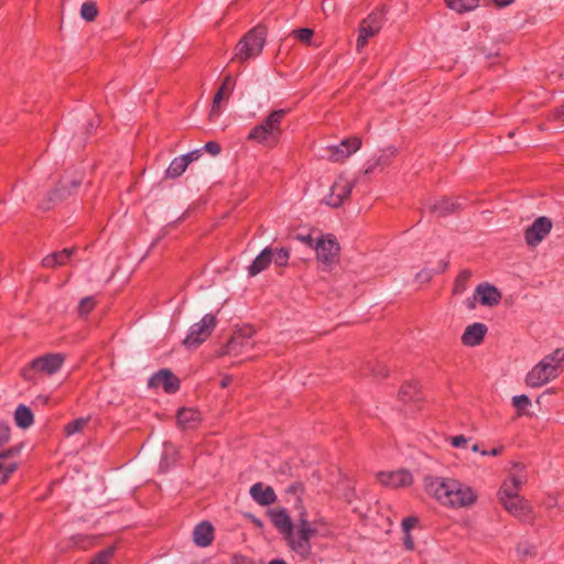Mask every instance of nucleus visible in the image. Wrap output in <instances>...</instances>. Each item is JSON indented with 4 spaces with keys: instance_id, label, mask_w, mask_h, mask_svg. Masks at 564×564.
<instances>
[{
    "instance_id": "obj_1",
    "label": "nucleus",
    "mask_w": 564,
    "mask_h": 564,
    "mask_svg": "<svg viewBox=\"0 0 564 564\" xmlns=\"http://www.w3.org/2000/svg\"><path fill=\"white\" fill-rule=\"evenodd\" d=\"M424 487L430 496L448 508H468L477 500L474 489L455 478L426 476Z\"/></svg>"
},
{
    "instance_id": "obj_2",
    "label": "nucleus",
    "mask_w": 564,
    "mask_h": 564,
    "mask_svg": "<svg viewBox=\"0 0 564 564\" xmlns=\"http://www.w3.org/2000/svg\"><path fill=\"white\" fill-rule=\"evenodd\" d=\"M286 113L285 109L271 111L249 131L247 140L268 149L275 148L282 135V122Z\"/></svg>"
},
{
    "instance_id": "obj_3",
    "label": "nucleus",
    "mask_w": 564,
    "mask_h": 564,
    "mask_svg": "<svg viewBox=\"0 0 564 564\" xmlns=\"http://www.w3.org/2000/svg\"><path fill=\"white\" fill-rule=\"evenodd\" d=\"M564 370V348L546 355L527 375L525 383L531 388H540L557 378Z\"/></svg>"
},
{
    "instance_id": "obj_4",
    "label": "nucleus",
    "mask_w": 564,
    "mask_h": 564,
    "mask_svg": "<svg viewBox=\"0 0 564 564\" xmlns=\"http://www.w3.org/2000/svg\"><path fill=\"white\" fill-rule=\"evenodd\" d=\"M66 356L63 352H50L32 359L21 370V376L25 381L36 382V376H54L57 373L64 362Z\"/></svg>"
},
{
    "instance_id": "obj_5",
    "label": "nucleus",
    "mask_w": 564,
    "mask_h": 564,
    "mask_svg": "<svg viewBox=\"0 0 564 564\" xmlns=\"http://www.w3.org/2000/svg\"><path fill=\"white\" fill-rule=\"evenodd\" d=\"M315 533L316 530L302 517L296 529L293 528L284 538L293 552L302 558H307L312 551L311 539Z\"/></svg>"
},
{
    "instance_id": "obj_6",
    "label": "nucleus",
    "mask_w": 564,
    "mask_h": 564,
    "mask_svg": "<svg viewBox=\"0 0 564 564\" xmlns=\"http://www.w3.org/2000/svg\"><path fill=\"white\" fill-rule=\"evenodd\" d=\"M264 43V29L261 26L253 28L236 45L235 58L239 62H246L257 57L262 52Z\"/></svg>"
},
{
    "instance_id": "obj_7",
    "label": "nucleus",
    "mask_w": 564,
    "mask_h": 564,
    "mask_svg": "<svg viewBox=\"0 0 564 564\" xmlns=\"http://www.w3.org/2000/svg\"><path fill=\"white\" fill-rule=\"evenodd\" d=\"M498 499L503 508L512 516L527 520L531 517V507L529 502L511 490L509 482H503L498 491Z\"/></svg>"
},
{
    "instance_id": "obj_8",
    "label": "nucleus",
    "mask_w": 564,
    "mask_h": 564,
    "mask_svg": "<svg viewBox=\"0 0 564 564\" xmlns=\"http://www.w3.org/2000/svg\"><path fill=\"white\" fill-rule=\"evenodd\" d=\"M216 324L217 319L215 315H204L198 323L189 327L188 334L183 340V345L188 349L197 348L212 335Z\"/></svg>"
},
{
    "instance_id": "obj_9",
    "label": "nucleus",
    "mask_w": 564,
    "mask_h": 564,
    "mask_svg": "<svg viewBox=\"0 0 564 564\" xmlns=\"http://www.w3.org/2000/svg\"><path fill=\"white\" fill-rule=\"evenodd\" d=\"M383 24V14L379 11L371 12L365 18L358 29V37L356 47L358 52H361L362 48L368 44L369 39L377 35Z\"/></svg>"
},
{
    "instance_id": "obj_10",
    "label": "nucleus",
    "mask_w": 564,
    "mask_h": 564,
    "mask_svg": "<svg viewBox=\"0 0 564 564\" xmlns=\"http://www.w3.org/2000/svg\"><path fill=\"white\" fill-rule=\"evenodd\" d=\"M361 147L359 137H350L341 140L339 144L326 148V158L332 162H341L357 152Z\"/></svg>"
},
{
    "instance_id": "obj_11",
    "label": "nucleus",
    "mask_w": 564,
    "mask_h": 564,
    "mask_svg": "<svg viewBox=\"0 0 564 564\" xmlns=\"http://www.w3.org/2000/svg\"><path fill=\"white\" fill-rule=\"evenodd\" d=\"M354 183L344 177L338 176L329 189V194L324 197V202L332 207H339L346 199L350 197Z\"/></svg>"
},
{
    "instance_id": "obj_12",
    "label": "nucleus",
    "mask_w": 564,
    "mask_h": 564,
    "mask_svg": "<svg viewBox=\"0 0 564 564\" xmlns=\"http://www.w3.org/2000/svg\"><path fill=\"white\" fill-rule=\"evenodd\" d=\"M552 220L545 216L538 217L524 231V240L529 247H536L551 232Z\"/></svg>"
},
{
    "instance_id": "obj_13",
    "label": "nucleus",
    "mask_w": 564,
    "mask_h": 564,
    "mask_svg": "<svg viewBox=\"0 0 564 564\" xmlns=\"http://www.w3.org/2000/svg\"><path fill=\"white\" fill-rule=\"evenodd\" d=\"M318 261L330 265L335 263L339 254V245L335 237L328 235L317 240L314 246Z\"/></svg>"
},
{
    "instance_id": "obj_14",
    "label": "nucleus",
    "mask_w": 564,
    "mask_h": 564,
    "mask_svg": "<svg viewBox=\"0 0 564 564\" xmlns=\"http://www.w3.org/2000/svg\"><path fill=\"white\" fill-rule=\"evenodd\" d=\"M378 481L388 488L399 489L410 487L413 482L412 474L406 469L380 471L377 474Z\"/></svg>"
},
{
    "instance_id": "obj_15",
    "label": "nucleus",
    "mask_w": 564,
    "mask_h": 564,
    "mask_svg": "<svg viewBox=\"0 0 564 564\" xmlns=\"http://www.w3.org/2000/svg\"><path fill=\"white\" fill-rule=\"evenodd\" d=\"M21 446H13L0 453V485L8 481L18 469Z\"/></svg>"
},
{
    "instance_id": "obj_16",
    "label": "nucleus",
    "mask_w": 564,
    "mask_h": 564,
    "mask_svg": "<svg viewBox=\"0 0 564 564\" xmlns=\"http://www.w3.org/2000/svg\"><path fill=\"white\" fill-rule=\"evenodd\" d=\"M149 387L163 388L167 393L176 392L180 389V380L169 369H161L149 379Z\"/></svg>"
},
{
    "instance_id": "obj_17",
    "label": "nucleus",
    "mask_w": 564,
    "mask_h": 564,
    "mask_svg": "<svg viewBox=\"0 0 564 564\" xmlns=\"http://www.w3.org/2000/svg\"><path fill=\"white\" fill-rule=\"evenodd\" d=\"M234 88H235V80H234L232 76L230 74H228L224 78L220 87L218 88V90L216 91V94L214 96L210 112H209L210 119H215V118L219 117V115L221 112V101L225 99H229L230 95L234 91Z\"/></svg>"
},
{
    "instance_id": "obj_18",
    "label": "nucleus",
    "mask_w": 564,
    "mask_h": 564,
    "mask_svg": "<svg viewBox=\"0 0 564 564\" xmlns=\"http://www.w3.org/2000/svg\"><path fill=\"white\" fill-rule=\"evenodd\" d=\"M501 292L489 283H481L475 290V299L485 306H496L501 301Z\"/></svg>"
},
{
    "instance_id": "obj_19",
    "label": "nucleus",
    "mask_w": 564,
    "mask_h": 564,
    "mask_svg": "<svg viewBox=\"0 0 564 564\" xmlns=\"http://www.w3.org/2000/svg\"><path fill=\"white\" fill-rule=\"evenodd\" d=\"M487 330V326L482 323L468 325L462 335V343L468 347L478 346L484 340Z\"/></svg>"
},
{
    "instance_id": "obj_20",
    "label": "nucleus",
    "mask_w": 564,
    "mask_h": 564,
    "mask_svg": "<svg viewBox=\"0 0 564 564\" xmlns=\"http://www.w3.org/2000/svg\"><path fill=\"white\" fill-rule=\"evenodd\" d=\"M251 498L260 506H270L275 502L276 495L270 486H263L257 482L250 488Z\"/></svg>"
},
{
    "instance_id": "obj_21",
    "label": "nucleus",
    "mask_w": 564,
    "mask_h": 564,
    "mask_svg": "<svg viewBox=\"0 0 564 564\" xmlns=\"http://www.w3.org/2000/svg\"><path fill=\"white\" fill-rule=\"evenodd\" d=\"M463 205L457 200L448 197H443L441 199L434 200L432 204L429 205V209L431 213L435 214L436 216H447L449 214L455 213L456 210L460 209Z\"/></svg>"
},
{
    "instance_id": "obj_22",
    "label": "nucleus",
    "mask_w": 564,
    "mask_h": 564,
    "mask_svg": "<svg viewBox=\"0 0 564 564\" xmlns=\"http://www.w3.org/2000/svg\"><path fill=\"white\" fill-rule=\"evenodd\" d=\"M214 540V528L207 522L198 523L193 531V541L196 545L206 547L212 544Z\"/></svg>"
},
{
    "instance_id": "obj_23",
    "label": "nucleus",
    "mask_w": 564,
    "mask_h": 564,
    "mask_svg": "<svg viewBox=\"0 0 564 564\" xmlns=\"http://www.w3.org/2000/svg\"><path fill=\"white\" fill-rule=\"evenodd\" d=\"M273 259V249L270 247L264 248L252 261V263L247 268L248 274L250 276H256L262 271H264Z\"/></svg>"
},
{
    "instance_id": "obj_24",
    "label": "nucleus",
    "mask_w": 564,
    "mask_h": 564,
    "mask_svg": "<svg viewBox=\"0 0 564 564\" xmlns=\"http://www.w3.org/2000/svg\"><path fill=\"white\" fill-rule=\"evenodd\" d=\"M270 517L273 525L279 530L281 534L285 535L293 529L292 520L286 510H272L270 512Z\"/></svg>"
},
{
    "instance_id": "obj_25",
    "label": "nucleus",
    "mask_w": 564,
    "mask_h": 564,
    "mask_svg": "<svg viewBox=\"0 0 564 564\" xmlns=\"http://www.w3.org/2000/svg\"><path fill=\"white\" fill-rule=\"evenodd\" d=\"M177 423L184 429H194L200 421L199 413L194 409H181L177 412Z\"/></svg>"
},
{
    "instance_id": "obj_26",
    "label": "nucleus",
    "mask_w": 564,
    "mask_h": 564,
    "mask_svg": "<svg viewBox=\"0 0 564 564\" xmlns=\"http://www.w3.org/2000/svg\"><path fill=\"white\" fill-rule=\"evenodd\" d=\"M73 252H74V249H67V248H65L61 251L53 252V253L46 256L42 260V264L45 268H55L58 265H64L70 259V256L73 254Z\"/></svg>"
},
{
    "instance_id": "obj_27",
    "label": "nucleus",
    "mask_w": 564,
    "mask_h": 564,
    "mask_svg": "<svg viewBox=\"0 0 564 564\" xmlns=\"http://www.w3.org/2000/svg\"><path fill=\"white\" fill-rule=\"evenodd\" d=\"M527 474L524 470V466L521 464L513 465V471L511 473L508 480L505 482H509L511 490H514L519 494L522 486L527 482Z\"/></svg>"
},
{
    "instance_id": "obj_28",
    "label": "nucleus",
    "mask_w": 564,
    "mask_h": 564,
    "mask_svg": "<svg viewBox=\"0 0 564 564\" xmlns=\"http://www.w3.org/2000/svg\"><path fill=\"white\" fill-rule=\"evenodd\" d=\"M14 421L17 425L21 429H28L33 424L34 417L33 413L24 404L18 405V408L14 411Z\"/></svg>"
},
{
    "instance_id": "obj_29",
    "label": "nucleus",
    "mask_w": 564,
    "mask_h": 564,
    "mask_svg": "<svg viewBox=\"0 0 564 564\" xmlns=\"http://www.w3.org/2000/svg\"><path fill=\"white\" fill-rule=\"evenodd\" d=\"M394 153L395 151L391 150L389 153H382L379 156L368 161L365 173L371 174L375 173L378 167L383 169L384 166L389 165Z\"/></svg>"
},
{
    "instance_id": "obj_30",
    "label": "nucleus",
    "mask_w": 564,
    "mask_h": 564,
    "mask_svg": "<svg viewBox=\"0 0 564 564\" xmlns=\"http://www.w3.org/2000/svg\"><path fill=\"white\" fill-rule=\"evenodd\" d=\"M187 166L188 164L185 159L180 155L172 160L169 167L166 169L165 175L169 178H176L186 171Z\"/></svg>"
},
{
    "instance_id": "obj_31",
    "label": "nucleus",
    "mask_w": 564,
    "mask_h": 564,
    "mask_svg": "<svg viewBox=\"0 0 564 564\" xmlns=\"http://www.w3.org/2000/svg\"><path fill=\"white\" fill-rule=\"evenodd\" d=\"M479 0H445L447 7L458 13L471 11L478 7Z\"/></svg>"
},
{
    "instance_id": "obj_32",
    "label": "nucleus",
    "mask_w": 564,
    "mask_h": 564,
    "mask_svg": "<svg viewBox=\"0 0 564 564\" xmlns=\"http://www.w3.org/2000/svg\"><path fill=\"white\" fill-rule=\"evenodd\" d=\"M470 278H471V272L469 270L460 271L455 279L454 286H453V293L454 294L464 293L468 288V282H469Z\"/></svg>"
},
{
    "instance_id": "obj_33",
    "label": "nucleus",
    "mask_w": 564,
    "mask_h": 564,
    "mask_svg": "<svg viewBox=\"0 0 564 564\" xmlns=\"http://www.w3.org/2000/svg\"><path fill=\"white\" fill-rule=\"evenodd\" d=\"M419 394V386L416 382H409L401 387L399 397L402 401L408 402L414 400Z\"/></svg>"
},
{
    "instance_id": "obj_34",
    "label": "nucleus",
    "mask_w": 564,
    "mask_h": 564,
    "mask_svg": "<svg viewBox=\"0 0 564 564\" xmlns=\"http://www.w3.org/2000/svg\"><path fill=\"white\" fill-rule=\"evenodd\" d=\"M517 554L521 560H525L528 557H533L536 555V547L535 545L529 543V542H520L517 545Z\"/></svg>"
},
{
    "instance_id": "obj_35",
    "label": "nucleus",
    "mask_w": 564,
    "mask_h": 564,
    "mask_svg": "<svg viewBox=\"0 0 564 564\" xmlns=\"http://www.w3.org/2000/svg\"><path fill=\"white\" fill-rule=\"evenodd\" d=\"M512 405L517 409V416H521L523 411L531 405V400L525 394L514 395L512 398Z\"/></svg>"
},
{
    "instance_id": "obj_36",
    "label": "nucleus",
    "mask_w": 564,
    "mask_h": 564,
    "mask_svg": "<svg viewBox=\"0 0 564 564\" xmlns=\"http://www.w3.org/2000/svg\"><path fill=\"white\" fill-rule=\"evenodd\" d=\"M98 14L97 7L94 2H84L80 8V15L86 21H94Z\"/></svg>"
},
{
    "instance_id": "obj_37",
    "label": "nucleus",
    "mask_w": 564,
    "mask_h": 564,
    "mask_svg": "<svg viewBox=\"0 0 564 564\" xmlns=\"http://www.w3.org/2000/svg\"><path fill=\"white\" fill-rule=\"evenodd\" d=\"M115 546H109L102 551H100L89 564H109L110 560L115 554Z\"/></svg>"
},
{
    "instance_id": "obj_38",
    "label": "nucleus",
    "mask_w": 564,
    "mask_h": 564,
    "mask_svg": "<svg viewBox=\"0 0 564 564\" xmlns=\"http://www.w3.org/2000/svg\"><path fill=\"white\" fill-rule=\"evenodd\" d=\"M290 259V251L286 248H280L273 250V259L272 261L276 267H286Z\"/></svg>"
},
{
    "instance_id": "obj_39",
    "label": "nucleus",
    "mask_w": 564,
    "mask_h": 564,
    "mask_svg": "<svg viewBox=\"0 0 564 564\" xmlns=\"http://www.w3.org/2000/svg\"><path fill=\"white\" fill-rule=\"evenodd\" d=\"M86 424L87 420L84 417H79L67 423L64 430L67 435H74L76 433L82 432Z\"/></svg>"
},
{
    "instance_id": "obj_40",
    "label": "nucleus",
    "mask_w": 564,
    "mask_h": 564,
    "mask_svg": "<svg viewBox=\"0 0 564 564\" xmlns=\"http://www.w3.org/2000/svg\"><path fill=\"white\" fill-rule=\"evenodd\" d=\"M96 301L91 296L84 297L78 304V314L87 316L95 307Z\"/></svg>"
},
{
    "instance_id": "obj_41",
    "label": "nucleus",
    "mask_w": 564,
    "mask_h": 564,
    "mask_svg": "<svg viewBox=\"0 0 564 564\" xmlns=\"http://www.w3.org/2000/svg\"><path fill=\"white\" fill-rule=\"evenodd\" d=\"M294 35L299 41L303 43H310L313 36V30L308 28H301L294 31Z\"/></svg>"
},
{
    "instance_id": "obj_42",
    "label": "nucleus",
    "mask_w": 564,
    "mask_h": 564,
    "mask_svg": "<svg viewBox=\"0 0 564 564\" xmlns=\"http://www.w3.org/2000/svg\"><path fill=\"white\" fill-rule=\"evenodd\" d=\"M435 272L431 269H423L421 270L420 272L416 273L415 275V281L419 282V283H427L432 280V278L434 276Z\"/></svg>"
},
{
    "instance_id": "obj_43",
    "label": "nucleus",
    "mask_w": 564,
    "mask_h": 564,
    "mask_svg": "<svg viewBox=\"0 0 564 564\" xmlns=\"http://www.w3.org/2000/svg\"><path fill=\"white\" fill-rule=\"evenodd\" d=\"M417 523V518L415 517H406L402 520V530L404 533H410V531L415 527Z\"/></svg>"
},
{
    "instance_id": "obj_44",
    "label": "nucleus",
    "mask_w": 564,
    "mask_h": 564,
    "mask_svg": "<svg viewBox=\"0 0 564 564\" xmlns=\"http://www.w3.org/2000/svg\"><path fill=\"white\" fill-rule=\"evenodd\" d=\"M203 150L216 156L220 153L221 148L216 141H208L205 143Z\"/></svg>"
},
{
    "instance_id": "obj_45",
    "label": "nucleus",
    "mask_w": 564,
    "mask_h": 564,
    "mask_svg": "<svg viewBox=\"0 0 564 564\" xmlns=\"http://www.w3.org/2000/svg\"><path fill=\"white\" fill-rule=\"evenodd\" d=\"M10 440V429L7 424L0 423V447Z\"/></svg>"
},
{
    "instance_id": "obj_46",
    "label": "nucleus",
    "mask_w": 564,
    "mask_h": 564,
    "mask_svg": "<svg viewBox=\"0 0 564 564\" xmlns=\"http://www.w3.org/2000/svg\"><path fill=\"white\" fill-rule=\"evenodd\" d=\"M202 152H203V149H197V150L191 151L186 154H183L182 156L185 159L187 164H189V163L198 160L202 156Z\"/></svg>"
},
{
    "instance_id": "obj_47",
    "label": "nucleus",
    "mask_w": 564,
    "mask_h": 564,
    "mask_svg": "<svg viewBox=\"0 0 564 564\" xmlns=\"http://www.w3.org/2000/svg\"><path fill=\"white\" fill-rule=\"evenodd\" d=\"M449 442L454 447L459 448L464 447L467 444L468 438L464 435H456L451 437Z\"/></svg>"
},
{
    "instance_id": "obj_48",
    "label": "nucleus",
    "mask_w": 564,
    "mask_h": 564,
    "mask_svg": "<svg viewBox=\"0 0 564 564\" xmlns=\"http://www.w3.org/2000/svg\"><path fill=\"white\" fill-rule=\"evenodd\" d=\"M403 545L409 551L414 550V541L410 533H404Z\"/></svg>"
},
{
    "instance_id": "obj_49",
    "label": "nucleus",
    "mask_w": 564,
    "mask_h": 564,
    "mask_svg": "<svg viewBox=\"0 0 564 564\" xmlns=\"http://www.w3.org/2000/svg\"><path fill=\"white\" fill-rule=\"evenodd\" d=\"M231 564H254L251 560L242 555H234Z\"/></svg>"
},
{
    "instance_id": "obj_50",
    "label": "nucleus",
    "mask_w": 564,
    "mask_h": 564,
    "mask_svg": "<svg viewBox=\"0 0 564 564\" xmlns=\"http://www.w3.org/2000/svg\"><path fill=\"white\" fill-rule=\"evenodd\" d=\"M502 449L503 447L500 446V447H495L492 448L491 451L487 452V451H481V455H490V456H498L502 453Z\"/></svg>"
},
{
    "instance_id": "obj_51",
    "label": "nucleus",
    "mask_w": 564,
    "mask_h": 564,
    "mask_svg": "<svg viewBox=\"0 0 564 564\" xmlns=\"http://www.w3.org/2000/svg\"><path fill=\"white\" fill-rule=\"evenodd\" d=\"M302 242H304L305 245L310 246V247H314V240L313 238L307 235V236H299L297 237Z\"/></svg>"
},
{
    "instance_id": "obj_52",
    "label": "nucleus",
    "mask_w": 564,
    "mask_h": 564,
    "mask_svg": "<svg viewBox=\"0 0 564 564\" xmlns=\"http://www.w3.org/2000/svg\"><path fill=\"white\" fill-rule=\"evenodd\" d=\"M498 7H507L511 4L514 0H492Z\"/></svg>"
},
{
    "instance_id": "obj_53",
    "label": "nucleus",
    "mask_w": 564,
    "mask_h": 564,
    "mask_svg": "<svg viewBox=\"0 0 564 564\" xmlns=\"http://www.w3.org/2000/svg\"><path fill=\"white\" fill-rule=\"evenodd\" d=\"M59 187H61V188H58V192H59V191H63V192H67L68 194L70 193V191H68V189L66 188V181H62V182H61V184H59Z\"/></svg>"
},
{
    "instance_id": "obj_54",
    "label": "nucleus",
    "mask_w": 564,
    "mask_h": 564,
    "mask_svg": "<svg viewBox=\"0 0 564 564\" xmlns=\"http://www.w3.org/2000/svg\"><path fill=\"white\" fill-rule=\"evenodd\" d=\"M556 113H557L558 118L564 120V105L561 108L557 109Z\"/></svg>"
},
{
    "instance_id": "obj_55",
    "label": "nucleus",
    "mask_w": 564,
    "mask_h": 564,
    "mask_svg": "<svg viewBox=\"0 0 564 564\" xmlns=\"http://www.w3.org/2000/svg\"><path fill=\"white\" fill-rule=\"evenodd\" d=\"M269 564H286V562L282 558H274L270 561Z\"/></svg>"
},
{
    "instance_id": "obj_56",
    "label": "nucleus",
    "mask_w": 564,
    "mask_h": 564,
    "mask_svg": "<svg viewBox=\"0 0 564 564\" xmlns=\"http://www.w3.org/2000/svg\"><path fill=\"white\" fill-rule=\"evenodd\" d=\"M80 182H82V181H80V178L73 180V181H72V186H73L74 188H76V187H78V186L80 185Z\"/></svg>"
},
{
    "instance_id": "obj_57",
    "label": "nucleus",
    "mask_w": 564,
    "mask_h": 564,
    "mask_svg": "<svg viewBox=\"0 0 564 564\" xmlns=\"http://www.w3.org/2000/svg\"><path fill=\"white\" fill-rule=\"evenodd\" d=\"M471 451H473V452H475V453H480V454H481V451H480V447H479V445H478V444H474V445L471 446Z\"/></svg>"
},
{
    "instance_id": "obj_58",
    "label": "nucleus",
    "mask_w": 564,
    "mask_h": 564,
    "mask_svg": "<svg viewBox=\"0 0 564 564\" xmlns=\"http://www.w3.org/2000/svg\"><path fill=\"white\" fill-rule=\"evenodd\" d=\"M387 375H388V371L384 368L382 369V371L380 373H376V376H381V377H387Z\"/></svg>"
},
{
    "instance_id": "obj_59",
    "label": "nucleus",
    "mask_w": 564,
    "mask_h": 564,
    "mask_svg": "<svg viewBox=\"0 0 564 564\" xmlns=\"http://www.w3.org/2000/svg\"><path fill=\"white\" fill-rule=\"evenodd\" d=\"M228 384H229V379H227V378H226V379H224V380L221 381V387H223V388H226Z\"/></svg>"
},
{
    "instance_id": "obj_60",
    "label": "nucleus",
    "mask_w": 564,
    "mask_h": 564,
    "mask_svg": "<svg viewBox=\"0 0 564 564\" xmlns=\"http://www.w3.org/2000/svg\"><path fill=\"white\" fill-rule=\"evenodd\" d=\"M238 340L237 336H234L229 343V346L234 345Z\"/></svg>"
},
{
    "instance_id": "obj_61",
    "label": "nucleus",
    "mask_w": 564,
    "mask_h": 564,
    "mask_svg": "<svg viewBox=\"0 0 564 564\" xmlns=\"http://www.w3.org/2000/svg\"><path fill=\"white\" fill-rule=\"evenodd\" d=\"M447 268V263L445 262L441 269V271H444Z\"/></svg>"
}]
</instances>
